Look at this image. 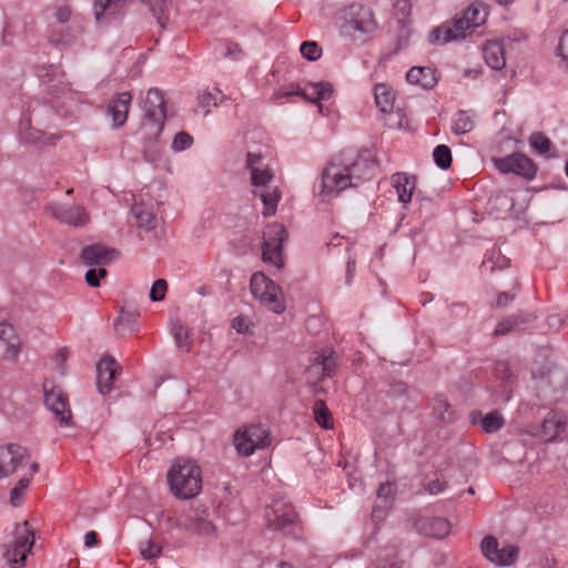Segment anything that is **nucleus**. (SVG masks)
I'll return each instance as SVG.
<instances>
[{"mask_svg":"<svg viewBox=\"0 0 568 568\" xmlns=\"http://www.w3.org/2000/svg\"><path fill=\"white\" fill-rule=\"evenodd\" d=\"M246 168L251 173V182L255 187L254 195L258 196L264 205L263 215L275 214L281 193L276 186H272L273 173L267 169L260 154L247 153Z\"/></svg>","mask_w":568,"mask_h":568,"instance_id":"obj_1","label":"nucleus"},{"mask_svg":"<svg viewBox=\"0 0 568 568\" xmlns=\"http://www.w3.org/2000/svg\"><path fill=\"white\" fill-rule=\"evenodd\" d=\"M172 494L180 499H191L202 489L200 466L191 459L178 458L168 471Z\"/></svg>","mask_w":568,"mask_h":568,"instance_id":"obj_2","label":"nucleus"},{"mask_svg":"<svg viewBox=\"0 0 568 568\" xmlns=\"http://www.w3.org/2000/svg\"><path fill=\"white\" fill-rule=\"evenodd\" d=\"M337 24L343 38L359 44L366 42L367 38L376 30L372 11L355 3L341 11Z\"/></svg>","mask_w":568,"mask_h":568,"instance_id":"obj_3","label":"nucleus"},{"mask_svg":"<svg viewBox=\"0 0 568 568\" xmlns=\"http://www.w3.org/2000/svg\"><path fill=\"white\" fill-rule=\"evenodd\" d=\"M33 545L34 531L28 521L17 524L12 531V541L4 546L3 558L11 568H21Z\"/></svg>","mask_w":568,"mask_h":568,"instance_id":"obj_4","label":"nucleus"},{"mask_svg":"<svg viewBox=\"0 0 568 568\" xmlns=\"http://www.w3.org/2000/svg\"><path fill=\"white\" fill-rule=\"evenodd\" d=\"M250 287L253 296L275 314H282L285 311L281 287L263 273L256 272L252 275Z\"/></svg>","mask_w":568,"mask_h":568,"instance_id":"obj_5","label":"nucleus"},{"mask_svg":"<svg viewBox=\"0 0 568 568\" xmlns=\"http://www.w3.org/2000/svg\"><path fill=\"white\" fill-rule=\"evenodd\" d=\"M268 529L287 536H295L298 529L296 515L292 506L284 500L275 499L265 509Z\"/></svg>","mask_w":568,"mask_h":568,"instance_id":"obj_6","label":"nucleus"},{"mask_svg":"<svg viewBox=\"0 0 568 568\" xmlns=\"http://www.w3.org/2000/svg\"><path fill=\"white\" fill-rule=\"evenodd\" d=\"M287 239V232L283 224L271 223L263 233L262 260L264 263L282 268V244Z\"/></svg>","mask_w":568,"mask_h":568,"instance_id":"obj_7","label":"nucleus"},{"mask_svg":"<svg viewBox=\"0 0 568 568\" xmlns=\"http://www.w3.org/2000/svg\"><path fill=\"white\" fill-rule=\"evenodd\" d=\"M270 444V432L263 425H250L234 435L235 448L243 456H251L255 450L264 449Z\"/></svg>","mask_w":568,"mask_h":568,"instance_id":"obj_8","label":"nucleus"},{"mask_svg":"<svg viewBox=\"0 0 568 568\" xmlns=\"http://www.w3.org/2000/svg\"><path fill=\"white\" fill-rule=\"evenodd\" d=\"M166 118L163 92L159 89H150L144 103L143 128L150 135H158L164 125Z\"/></svg>","mask_w":568,"mask_h":568,"instance_id":"obj_9","label":"nucleus"},{"mask_svg":"<svg viewBox=\"0 0 568 568\" xmlns=\"http://www.w3.org/2000/svg\"><path fill=\"white\" fill-rule=\"evenodd\" d=\"M44 405L52 412L59 420L60 426H72V413L69 405L68 396L60 386H57L51 381L43 383Z\"/></svg>","mask_w":568,"mask_h":568,"instance_id":"obj_10","label":"nucleus"},{"mask_svg":"<svg viewBox=\"0 0 568 568\" xmlns=\"http://www.w3.org/2000/svg\"><path fill=\"white\" fill-rule=\"evenodd\" d=\"M353 183L354 182L349 179L347 166L344 163L342 154L334 159L323 171V193H339L347 187H353Z\"/></svg>","mask_w":568,"mask_h":568,"instance_id":"obj_11","label":"nucleus"},{"mask_svg":"<svg viewBox=\"0 0 568 568\" xmlns=\"http://www.w3.org/2000/svg\"><path fill=\"white\" fill-rule=\"evenodd\" d=\"M345 165L347 166L349 179L354 182L353 187H357L361 183L371 180L376 173V163L368 150H365L353 156L351 154H342Z\"/></svg>","mask_w":568,"mask_h":568,"instance_id":"obj_12","label":"nucleus"},{"mask_svg":"<svg viewBox=\"0 0 568 568\" xmlns=\"http://www.w3.org/2000/svg\"><path fill=\"white\" fill-rule=\"evenodd\" d=\"M45 213L62 224L73 227H82L89 223L90 216L81 205L50 203L45 206Z\"/></svg>","mask_w":568,"mask_h":568,"instance_id":"obj_13","label":"nucleus"},{"mask_svg":"<svg viewBox=\"0 0 568 568\" xmlns=\"http://www.w3.org/2000/svg\"><path fill=\"white\" fill-rule=\"evenodd\" d=\"M480 549L483 555L497 566H510L517 557L519 549L515 545H506L499 548L498 541L493 536H486L481 540Z\"/></svg>","mask_w":568,"mask_h":568,"instance_id":"obj_14","label":"nucleus"},{"mask_svg":"<svg viewBox=\"0 0 568 568\" xmlns=\"http://www.w3.org/2000/svg\"><path fill=\"white\" fill-rule=\"evenodd\" d=\"M567 433V417L558 410H550L544 418L539 432L534 436L545 443H560Z\"/></svg>","mask_w":568,"mask_h":568,"instance_id":"obj_15","label":"nucleus"},{"mask_svg":"<svg viewBox=\"0 0 568 568\" xmlns=\"http://www.w3.org/2000/svg\"><path fill=\"white\" fill-rule=\"evenodd\" d=\"M496 169L504 174L514 173L525 179H534L536 166L534 162L524 154L515 153L505 158H494Z\"/></svg>","mask_w":568,"mask_h":568,"instance_id":"obj_16","label":"nucleus"},{"mask_svg":"<svg viewBox=\"0 0 568 568\" xmlns=\"http://www.w3.org/2000/svg\"><path fill=\"white\" fill-rule=\"evenodd\" d=\"M475 29L471 22L465 17L464 12L456 14L449 24H443L430 33V42L435 44H445L453 40L465 37V32Z\"/></svg>","mask_w":568,"mask_h":568,"instance_id":"obj_17","label":"nucleus"},{"mask_svg":"<svg viewBox=\"0 0 568 568\" xmlns=\"http://www.w3.org/2000/svg\"><path fill=\"white\" fill-rule=\"evenodd\" d=\"M183 527L192 534L204 537H214L216 534V527L211 519V511L204 506L192 508L185 516Z\"/></svg>","mask_w":568,"mask_h":568,"instance_id":"obj_18","label":"nucleus"},{"mask_svg":"<svg viewBox=\"0 0 568 568\" xmlns=\"http://www.w3.org/2000/svg\"><path fill=\"white\" fill-rule=\"evenodd\" d=\"M119 365L114 358L105 356L97 365V387L101 395L111 392Z\"/></svg>","mask_w":568,"mask_h":568,"instance_id":"obj_19","label":"nucleus"},{"mask_svg":"<svg viewBox=\"0 0 568 568\" xmlns=\"http://www.w3.org/2000/svg\"><path fill=\"white\" fill-rule=\"evenodd\" d=\"M132 95L130 92H121L113 98L106 108V114L112 119L114 129L122 126L128 119Z\"/></svg>","mask_w":568,"mask_h":568,"instance_id":"obj_20","label":"nucleus"},{"mask_svg":"<svg viewBox=\"0 0 568 568\" xmlns=\"http://www.w3.org/2000/svg\"><path fill=\"white\" fill-rule=\"evenodd\" d=\"M333 92L332 85L328 82L311 83L306 89H297L296 91H285L277 93V98H285L290 95H300L308 101L318 102L327 100Z\"/></svg>","mask_w":568,"mask_h":568,"instance_id":"obj_21","label":"nucleus"},{"mask_svg":"<svg viewBox=\"0 0 568 568\" xmlns=\"http://www.w3.org/2000/svg\"><path fill=\"white\" fill-rule=\"evenodd\" d=\"M119 253L114 248H108L101 244H93L84 247L81 252V260L85 265H103L112 262Z\"/></svg>","mask_w":568,"mask_h":568,"instance_id":"obj_22","label":"nucleus"},{"mask_svg":"<svg viewBox=\"0 0 568 568\" xmlns=\"http://www.w3.org/2000/svg\"><path fill=\"white\" fill-rule=\"evenodd\" d=\"M3 462L10 457L9 463L4 464L6 477L12 475L19 466L30 459V452L28 448L20 445L10 444L7 447H0Z\"/></svg>","mask_w":568,"mask_h":568,"instance_id":"obj_23","label":"nucleus"},{"mask_svg":"<svg viewBox=\"0 0 568 568\" xmlns=\"http://www.w3.org/2000/svg\"><path fill=\"white\" fill-rule=\"evenodd\" d=\"M336 369V355L332 351L329 354H316L312 364L308 366V373L318 381L331 377Z\"/></svg>","mask_w":568,"mask_h":568,"instance_id":"obj_24","label":"nucleus"},{"mask_svg":"<svg viewBox=\"0 0 568 568\" xmlns=\"http://www.w3.org/2000/svg\"><path fill=\"white\" fill-rule=\"evenodd\" d=\"M419 531L434 538H445L450 531V524L442 517H426L417 523Z\"/></svg>","mask_w":568,"mask_h":568,"instance_id":"obj_25","label":"nucleus"},{"mask_svg":"<svg viewBox=\"0 0 568 568\" xmlns=\"http://www.w3.org/2000/svg\"><path fill=\"white\" fill-rule=\"evenodd\" d=\"M392 185L396 190L399 202L407 204L412 201L415 189V178L407 173L399 172L392 175Z\"/></svg>","mask_w":568,"mask_h":568,"instance_id":"obj_26","label":"nucleus"},{"mask_svg":"<svg viewBox=\"0 0 568 568\" xmlns=\"http://www.w3.org/2000/svg\"><path fill=\"white\" fill-rule=\"evenodd\" d=\"M0 348L10 357L16 356L20 348V338L14 327L6 322L0 323Z\"/></svg>","mask_w":568,"mask_h":568,"instance_id":"obj_27","label":"nucleus"},{"mask_svg":"<svg viewBox=\"0 0 568 568\" xmlns=\"http://www.w3.org/2000/svg\"><path fill=\"white\" fill-rule=\"evenodd\" d=\"M406 79L410 84L418 85L424 90H429L437 83L435 71L425 67H413L407 72Z\"/></svg>","mask_w":568,"mask_h":568,"instance_id":"obj_28","label":"nucleus"},{"mask_svg":"<svg viewBox=\"0 0 568 568\" xmlns=\"http://www.w3.org/2000/svg\"><path fill=\"white\" fill-rule=\"evenodd\" d=\"M484 60L493 70H501L506 65L505 49L499 41H489L483 49Z\"/></svg>","mask_w":568,"mask_h":568,"instance_id":"obj_29","label":"nucleus"},{"mask_svg":"<svg viewBox=\"0 0 568 568\" xmlns=\"http://www.w3.org/2000/svg\"><path fill=\"white\" fill-rule=\"evenodd\" d=\"M18 131L20 140L26 144L38 145L50 142V138H47L43 132L31 126V121L29 118H22L20 120Z\"/></svg>","mask_w":568,"mask_h":568,"instance_id":"obj_30","label":"nucleus"},{"mask_svg":"<svg viewBox=\"0 0 568 568\" xmlns=\"http://www.w3.org/2000/svg\"><path fill=\"white\" fill-rule=\"evenodd\" d=\"M126 0H95L94 17L100 21L104 14L118 17L124 12Z\"/></svg>","mask_w":568,"mask_h":568,"instance_id":"obj_31","label":"nucleus"},{"mask_svg":"<svg viewBox=\"0 0 568 568\" xmlns=\"http://www.w3.org/2000/svg\"><path fill=\"white\" fill-rule=\"evenodd\" d=\"M534 318H535L534 315L529 314V313L513 314V315L504 318L503 321H500L497 324V326L494 331V335L495 336L506 335L509 332L514 331L515 328L519 327L520 325L532 321Z\"/></svg>","mask_w":568,"mask_h":568,"instance_id":"obj_32","label":"nucleus"},{"mask_svg":"<svg viewBox=\"0 0 568 568\" xmlns=\"http://www.w3.org/2000/svg\"><path fill=\"white\" fill-rule=\"evenodd\" d=\"M375 102L377 108L383 113H390L393 111L395 94L389 85L379 83L374 88Z\"/></svg>","mask_w":568,"mask_h":568,"instance_id":"obj_33","label":"nucleus"},{"mask_svg":"<svg viewBox=\"0 0 568 568\" xmlns=\"http://www.w3.org/2000/svg\"><path fill=\"white\" fill-rule=\"evenodd\" d=\"M395 493H396V487L393 483H384L378 487L377 499L381 503H384V505H383V507H381L379 505H376L373 508L372 517L374 519L383 518L385 508H386L388 501L394 497Z\"/></svg>","mask_w":568,"mask_h":568,"instance_id":"obj_34","label":"nucleus"},{"mask_svg":"<svg viewBox=\"0 0 568 568\" xmlns=\"http://www.w3.org/2000/svg\"><path fill=\"white\" fill-rule=\"evenodd\" d=\"M140 227L152 229L155 215L151 206L143 203H135L131 209Z\"/></svg>","mask_w":568,"mask_h":568,"instance_id":"obj_35","label":"nucleus"},{"mask_svg":"<svg viewBox=\"0 0 568 568\" xmlns=\"http://www.w3.org/2000/svg\"><path fill=\"white\" fill-rule=\"evenodd\" d=\"M463 12L468 19V22H471L474 28H478L484 24L488 16L487 8L481 2L471 3Z\"/></svg>","mask_w":568,"mask_h":568,"instance_id":"obj_36","label":"nucleus"},{"mask_svg":"<svg viewBox=\"0 0 568 568\" xmlns=\"http://www.w3.org/2000/svg\"><path fill=\"white\" fill-rule=\"evenodd\" d=\"M474 128V114L469 111H458L453 121L452 130L455 134H465Z\"/></svg>","mask_w":568,"mask_h":568,"instance_id":"obj_37","label":"nucleus"},{"mask_svg":"<svg viewBox=\"0 0 568 568\" xmlns=\"http://www.w3.org/2000/svg\"><path fill=\"white\" fill-rule=\"evenodd\" d=\"M171 331L175 339L176 347L183 352L190 349V331L179 320L172 321Z\"/></svg>","mask_w":568,"mask_h":568,"instance_id":"obj_38","label":"nucleus"},{"mask_svg":"<svg viewBox=\"0 0 568 568\" xmlns=\"http://www.w3.org/2000/svg\"><path fill=\"white\" fill-rule=\"evenodd\" d=\"M481 428L487 434H493L498 432L505 425V419L503 415L495 410L488 413L485 417L480 419Z\"/></svg>","mask_w":568,"mask_h":568,"instance_id":"obj_39","label":"nucleus"},{"mask_svg":"<svg viewBox=\"0 0 568 568\" xmlns=\"http://www.w3.org/2000/svg\"><path fill=\"white\" fill-rule=\"evenodd\" d=\"M225 95L219 89H214L213 91H203L199 94L197 100L202 108L207 109L205 114L210 112L211 106H217L223 100Z\"/></svg>","mask_w":568,"mask_h":568,"instance_id":"obj_40","label":"nucleus"},{"mask_svg":"<svg viewBox=\"0 0 568 568\" xmlns=\"http://www.w3.org/2000/svg\"><path fill=\"white\" fill-rule=\"evenodd\" d=\"M313 413H314L316 423L321 427H323L325 429H328L332 427L331 414H329L327 406L325 405V403L323 400L318 399L315 402V404L313 406Z\"/></svg>","mask_w":568,"mask_h":568,"instance_id":"obj_41","label":"nucleus"},{"mask_svg":"<svg viewBox=\"0 0 568 568\" xmlns=\"http://www.w3.org/2000/svg\"><path fill=\"white\" fill-rule=\"evenodd\" d=\"M433 159L437 166L443 170H447L452 165V152L450 149L445 144H439L434 149Z\"/></svg>","mask_w":568,"mask_h":568,"instance_id":"obj_42","label":"nucleus"},{"mask_svg":"<svg viewBox=\"0 0 568 568\" xmlns=\"http://www.w3.org/2000/svg\"><path fill=\"white\" fill-rule=\"evenodd\" d=\"M30 483L31 476H23L11 489L10 503L12 506H18L21 503L23 494L29 488Z\"/></svg>","mask_w":568,"mask_h":568,"instance_id":"obj_43","label":"nucleus"},{"mask_svg":"<svg viewBox=\"0 0 568 568\" xmlns=\"http://www.w3.org/2000/svg\"><path fill=\"white\" fill-rule=\"evenodd\" d=\"M434 414L437 419L447 423L452 420V413L449 410V404L444 397H436L433 405Z\"/></svg>","mask_w":568,"mask_h":568,"instance_id":"obj_44","label":"nucleus"},{"mask_svg":"<svg viewBox=\"0 0 568 568\" xmlns=\"http://www.w3.org/2000/svg\"><path fill=\"white\" fill-rule=\"evenodd\" d=\"M301 53L308 61H316L322 55V49L315 41H305L301 44Z\"/></svg>","mask_w":568,"mask_h":568,"instance_id":"obj_45","label":"nucleus"},{"mask_svg":"<svg viewBox=\"0 0 568 568\" xmlns=\"http://www.w3.org/2000/svg\"><path fill=\"white\" fill-rule=\"evenodd\" d=\"M529 142L539 154H546L550 149V140L539 132L532 133Z\"/></svg>","mask_w":568,"mask_h":568,"instance_id":"obj_46","label":"nucleus"},{"mask_svg":"<svg viewBox=\"0 0 568 568\" xmlns=\"http://www.w3.org/2000/svg\"><path fill=\"white\" fill-rule=\"evenodd\" d=\"M140 551L144 559H152L161 555L162 548L158 544L148 540L140 544Z\"/></svg>","mask_w":568,"mask_h":568,"instance_id":"obj_47","label":"nucleus"},{"mask_svg":"<svg viewBox=\"0 0 568 568\" xmlns=\"http://www.w3.org/2000/svg\"><path fill=\"white\" fill-rule=\"evenodd\" d=\"M192 143L193 138L189 133L182 131L174 136L172 142V149L175 152H181L190 148Z\"/></svg>","mask_w":568,"mask_h":568,"instance_id":"obj_48","label":"nucleus"},{"mask_svg":"<svg viewBox=\"0 0 568 568\" xmlns=\"http://www.w3.org/2000/svg\"><path fill=\"white\" fill-rule=\"evenodd\" d=\"M168 290V283L165 280H156L150 291V300L153 302H160L164 300Z\"/></svg>","mask_w":568,"mask_h":568,"instance_id":"obj_49","label":"nucleus"},{"mask_svg":"<svg viewBox=\"0 0 568 568\" xmlns=\"http://www.w3.org/2000/svg\"><path fill=\"white\" fill-rule=\"evenodd\" d=\"M106 275V271L103 267L99 268H90L85 273V282L92 286L98 287L100 285V280Z\"/></svg>","mask_w":568,"mask_h":568,"instance_id":"obj_50","label":"nucleus"},{"mask_svg":"<svg viewBox=\"0 0 568 568\" xmlns=\"http://www.w3.org/2000/svg\"><path fill=\"white\" fill-rule=\"evenodd\" d=\"M558 54L565 68L568 70V30L565 31L559 39Z\"/></svg>","mask_w":568,"mask_h":568,"instance_id":"obj_51","label":"nucleus"},{"mask_svg":"<svg viewBox=\"0 0 568 568\" xmlns=\"http://www.w3.org/2000/svg\"><path fill=\"white\" fill-rule=\"evenodd\" d=\"M394 7L396 12L402 16V19L409 16L412 10V4L409 0H396Z\"/></svg>","mask_w":568,"mask_h":568,"instance_id":"obj_52","label":"nucleus"},{"mask_svg":"<svg viewBox=\"0 0 568 568\" xmlns=\"http://www.w3.org/2000/svg\"><path fill=\"white\" fill-rule=\"evenodd\" d=\"M70 16L71 9L68 6H62L55 9L54 17L61 23L67 22L70 19Z\"/></svg>","mask_w":568,"mask_h":568,"instance_id":"obj_53","label":"nucleus"},{"mask_svg":"<svg viewBox=\"0 0 568 568\" xmlns=\"http://www.w3.org/2000/svg\"><path fill=\"white\" fill-rule=\"evenodd\" d=\"M446 487V483L440 479H435L428 483L427 490L432 495H437L442 493Z\"/></svg>","mask_w":568,"mask_h":568,"instance_id":"obj_54","label":"nucleus"},{"mask_svg":"<svg viewBox=\"0 0 568 568\" xmlns=\"http://www.w3.org/2000/svg\"><path fill=\"white\" fill-rule=\"evenodd\" d=\"M232 327L237 332V333H245L247 331V323H246V320L242 316H237L233 320L232 322Z\"/></svg>","mask_w":568,"mask_h":568,"instance_id":"obj_55","label":"nucleus"},{"mask_svg":"<svg viewBox=\"0 0 568 568\" xmlns=\"http://www.w3.org/2000/svg\"><path fill=\"white\" fill-rule=\"evenodd\" d=\"M406 390H407V386L403 382L394 383L390 385V388H389V393L393 396H402V395L406 394Z\"/></svg>","mask_w":568,"mask_h":568,"instance_id":"obj_56","label":"nucleus"},{"mask_svg":"<svg viewBox=\"0 0 568 568\" xmlns=\"http://www.w3.org/2000/svg\"><path fill=\"white\" fill-rule=\"evenodd\" d=\"M514 297L515 296L513 294L503 292L497 297L496 306L504 307V306L508 305V303H510L514 300Z\"/></svg>","mask_w":568,"mask_h":568,"instance_id":"obj_57","label":"nucleus"},{"mask_svg":"<svg viewBox=\"0 0 568 568\" xmlns=\"http://www.w3.org/2000/svg\"><path fill=\"white\" fill-rule=\"evenodd\" d=\"M10 38H12V33L10 31V23L6 22L1 34V44L9 45L11 43Z\"/></svg>","mask_w":568,"mask_h":568,"instance_id":"obj_58","label":"nucleus"},{"mask_svg":"<svg viewBox=\"0 0 568 568\" xmlns=\"http://www.w3.org/2000/svg\"><path fill=\"white\" fill-rule=\"evenodd\" d=\"M376 568H402V562L396 559H385L379 561Z\"/></svg>","mask_w":568,"mask_h":568,"instance_id":"obj_59","label":"nucleus"},{"mask_svg":"<svg viewBox=\"0 0 568 568\" xmlns=\"http://www.w3.org/2000/svg\"><path fill=\"white\" fill-rule=\"evenodd\" d=\"M355 266H356L355 257L349 256L347 258V263H346V278H347V282H349L351 278L353 277V274L355 272Z\"/></svg>","mask_w":568,"mask_h":568,"instance_id":"obj_60","label":"nucleus"},{"mask_svg":"<svg viewBox=\"0 0 568 568\" xmlns=\"http://www.w3.org/2000/svg\"><path fill=\"white\" fill-rule=\"evenodd\" d=\"M547 324L550 328L558 329L564 324V321L558 315H550L547 318Z\"/></svg>","mask_w":568,"mask_h":568,"instance_id":"obj_61","label":"nucleus"},{"mask_svg":"<svg viewBox=\"0 0 568 568\" xmlns=\"http://www.w3.org/2000/svg\"><path fill=\"white\" fill-rule=\"evenodd\" d=\"M98 544V536L94 531H89L84 535V545L89 548Z\"/></svg>","mask_w":568,"mask_h":568,"instance_id":"obj_62","label":"nucleus"},{"mask_svg":"<svg viewBox=\"0 0 568 568\" xmlns=\"http://www.w3.org/2000/svg\"><path fill=\"white\" fill-rule=\"evenodd\" d=\"M226 55L235 57L241 53V48L236 43H226Z\"/></svg>","mask_w":568,"mask_h":568,"instance_id":"obj_63","label":"nucleus"},{"mask_svg":"<svg viewBox=\"0 0 568 568\" xmlns=\"http://www.w3.org/2000/svg\"><path fill=\"white\" fill-rule=\"evenodd\" d=\"M151 11H152L153 16L158 19V21L161 24H163L162 19H161V14H160L162 9L161 8H156L154 6H151Z\"/></svg>","mask_w":568,"mask_h":568,"instance_id":"obj_64","label":"nucleus"}]
</instances>
